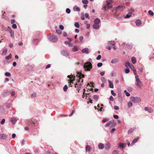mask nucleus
<instances>
[{"instance_id":"f257e3e1","label":"nucleus","mask_w":154,"mask_h":154,"mask_svg":"<svg viewBox=\"0 0 154 154\" xmlns=\"http://www.w3.org/2000/svg\"><path fill=\"white\" fill-rule=\"evenodd\" d=\"M134 71V73L135 75V79L136 80V85L138 87H141L142 85V82L140 81L139 77L137 75H136V70L135 68H131Z\"/></svg>"},{"instance_id":"f03ea898","label":"nucleus","mask_w":154,"mask_h":154,"mask_svg":"<svg viewBox=\"0 0 154 154\" xmlns=\"http://www.w3.org/2000/svg\"><path fill=\"white\" fill-rule=\"evenodd\" d=\"M76 76L79 78V79H77L78 83L79 85H81V83L83 82V79L82 78L84 77V75L80 72H77L76 73Z\"/></svg>"},{"instance_id":"7ed1b4c3","label":"nucleus","mask_w":154,"mask_h":154,"mask_svg":"<svg viewBox=\"0 0 154 154\" xmlns=\"http://www.w3.org/2000/svg\"><path fill=\"white\" fill-rule=\"evenodd\" d=\"M112 2V0H107L106 1V4L103 7L104 10H106L109 8H111L112 7V5L111 4Z\"/></svg>"},{"instance_id":"20e7f679","label":"nucleus","mask_w":154,"mask_h":154,"mask_svg":"<svg viewBox=\"0 0 154 154\" xmlns=\"http://www.w3.org/2000/svg\"><path fill=\"white\" fill-rule=\"evenodd\" d=\"M48 39L53 42H56L58 41V38L55 35L53 34H50L48 36Z\"/></svg>"},{"instance_id":"39448f33","label":"nucleus","mask_w":154,"mask_h":154,"mask_svg":"<svg viewBox=\"0 0 154 154\" xmlns=\"http://www.w3.org/2000/svg\"><path fill=\"white\" fill-rule=\"evenodd\" d=\"M67 77L69 79L68 80V82L69 83L71 86H72V84H73V81L75 80V77L73 75H68Z\"/></svg>"},{"instance_id":"423d86ee","label":"nucleus","mask_w":154,"mask_h":154,"mask_svg":"<svg viewBox=\"0 0 154 154\" xmlns=\"http://www.w3.org/2000/svg\"><path fill=\"white\" fill-rule=\"evenodd\" d=\"M131 101L134 103H139L141 101L140 98L137 97H131Z\"/></svg>"},{"instance_id":"0eeeda50","label":"nucleus","mask_w":154,"mask_h":154,"mask_svg":"<svg viewBox=\"0 0 154 154\" xmlns=\"http://www.w3.org/2000/svg\"><path fill=\"white\" fill-rule=\"evenodd\" d=\"M83 67H92L91 63L89 62H86L85 64Z\"/></svg>"},{"instance_id":"6e6552de","label":"nucleus","mask_w":154,"mask_h":154,"mask_svg":"<svg viewBox=\"0 0 154 154\" xmlns=\"http://www.w3.org/2000/svg\"><path fill=\"white\" fill-rule=\"evenodd\" d=\"M111 146L109 142H108L106 143L105 146V149L106 150H109Z\"/></svg>"},{"instance_id":"1a4fd4ad","label":"nucleus","mask_w":154,"mask_h":154,"mask_svg":"<svg viewBox=\"0 0 154 154\" xmlns=\"http://www.w3.org/2000/svg\"><path fill=\"white\" fill-rule=\"evenodd\" d=\"M126 143H120L119 145V147L122 149H123L126 146Z\"/></svg>"},{"instance_id":"9d476101","label":"nucleus","mask_w":154,"mask_h":154,"mask_svg":"<svg viewBox=\"0 0 154 154\" xmlns=\"http://www.w3.org/2000/svg\"><path fill=\"white\" fill-rule=\"evenodd\" d=\"M61 53L64 56H66L69 55V52L65 50H63Z\"/></svg>"},{"instance_id":"9b49d317","label":"nucleus","mask_w":154,"mask_h":154,"mask_svg":"<svg viewBox=\"0 0 154 154\" xmlns=\"http://www.w3.org/2000/svg\"><path fill=\"white\" fill-rule=\"evenodd\" d=\"M136 25L138 26H140L141 24L142 23L140 20H137L135 21Z\"/></svg>"},{"instance_id":"f8f14e48","label":"nucleus","mask_w":154,"mask_h":154,"mask_svg":"<svg viewBox=\"0 0 154 154\" xmlns=\"http://www.w3.org/2000/svg\"><path fill=\"white\" fill-rule=\"evenodd\" d=\"M125 66L126 67H128V66L129 67H132V66L133 67H134L133 65L130 63L128 62H127L126 63Z\"/></svg>"},{"instance_id":"ddd939ff","label":"nucleus","mask_w":154,"mask_h":154,"mask_svg":"<svg viewBox=\"0 0 154 154\" xmlns=\"http://www.w3.org/2000/svg\"><path fill=\"white\" fill-rule=\"evenodd\" d=\"M104 145L102 143H100L98 144V147L100 149H102L104 148Z\"/></svg>"},{"instance_id":"4468645a","label":"nucleus","mask_w":154,"mask_h":154,"mask_svg":"<svg viewBox=\"0 0 154 154\" xmlns=\"http://www.w3.org/2000/svg\"><path fill=\"white\" fill-rule=\"evenodd\" d=\"M108 81L109 83V87L111 88H113L114 86L113 83L109 80H108Z\"/></svg>"},{"instance_id":"2eb2a0df","label":"nucleus","mask_w":154,"mask_h":154,"mask_svg":"<svg viewBox=\"0 0 154 154\" xmlns=\"http://www.w3.org/2000/svg\"><path fill=\"white\" fill-rule=\"evenodd\" d=\"M6 135L5 134H0V139H4L7 137Z\"/></svg>"},{"instance_id":"dca6fc26","label":"nucleus","mask_w":154,"mask_h":154,"mask_svg":"<svg viewBox=\"0 0 154 154\" xmlns=\"http://www.w3.org/2000/svg\"><path fill=\"white\" fill-rule=\"evenodd\" d=\"M86 150V151L90 152L91 150V148L90 146L88 145H87L85 147Z\"/></svg>"},{"instance_id":"f3484780","label":"nucleus","mask_w":154,"mask_h":154,"mask_svg":"<svg viewBox=\"0 0 154 154\" xmlns=\"http://www.w3.org/2000/svg\"><path fill=\"white\" fill-rule=\"evenodd\" d=\"M93 27L95 29H97L99 27V26L98 24L94 23L93 25Z\"/></svg>"},{"instance_id":"a211bd4d","label":"nucleus","mask_w":154,"mask_h":154,"mask_svg":"<svg viewBox=\"0 0 154 154\" xmlns=\"http://www.w3.org/2000/svg\"><path fill=\"white\" fill-rule=\"evenodd\" d=\"M139 137H137V138L134 139L132 142L131 144V145L133 146L134 144V143H136L138 140V139H139Z\"/></svg>"},{"instance_id":"6ab92c4d","label":"nucleus","mask_w":154,"mask_h":154,"mask_svg":"<svg viewBox=\"0 0 154 154\" xmlns=\"http://www.w3.org/2000/svg\"><path fill=\"white\" fill-rule=\"evenodd\" d=\"M82 52L83 53H85L86 54L88 53V49L87 48H85L83 49L82 50Z\"/></svg>"},{"instance_id":"aec40b11","label":"nucleus","mask_w":154,"mask_h":154,"mask_svg":"<svg viewBox=\"0 0 154 154\" xmlns=\"http://www.w3.org/2000/svg\"><path fill=\"white\" fill-rule=\"evenodd\" d=\"M100 20L98 18L95 19L94 21V23L98 24L100 23Z\"/></svg>"},{"instance_id":"412c9836","label":"nucleus","mask_w":154,"mask_h":154,"mask_svg":"<svg viewBox=\"0 0 154 154\" xmlns=\"http://www.w3.org/2000/svg\"><path fill=\"white\" fill-rule=\"evenodd\" d=\"M108 45L110 46H114L115 45V42L114 41L109 42L108 43Z\"/></svg>"},{"instance_id":"4be33fe9","label":"nucleus","mask_w":154,"mask_h":154,"mask_svg":"<svg viewBox=\"0 0 154 154\" xmlns=\"http://www.w3.org/2000/svg\"><path fill=\"white\" fill-rule=\"evenodd\" d=\"M17 120L15 118H12L11 120V122L13 124H14L17 121Z\"/></svg>"},{"instance_id":"5701e85b","label":"nucleus","mask_w":154,"mask_h":154,"mask_svg":"<svg viewBox=\"0 0 154 154\" xmlns=\"http://www.w3.org/2000/svg\"><path fill=\"white\" fill-rule=\"evenodd\" d=\"M7 51H8V49L7 48H6L5 49L3 50V51L2 52V54L3 55H5L7 54Z\"/></svg>"},{"instance_id":"b1692460","label":"nucleus","mask_w":154,"mask_h":154,"mask_svg":"<svg viewBox=\"0 0 154 154\" xmlns=\"http://www.w3.org/2000/svg\"><path fill=\"white\" fill-rule=\"evenodd\" d=\"M132 15V13L131 12H129L128 13L126 16H125L124 17V18H129L131 15Z\"/></svg>"},{"instance_id":"393cba45","label":"nucleus","mask_w":154,"mask_h":154,"mask_svg":"<svg viewBox=\"0 0 154 154\" xmlns=\"http://www.w3.org/2000/svg\"><path fill=\"white\" fill-rule=\"evenodd\" d=\"M131 61L133 64H135L136 62V58L134 57H132L131 58Z\"/></svg>"},{"instance_id":"a878e982","label":"nucleus","mask_w":154,"mask_h":154,"mask_svg":"<svg viewBox=\"0 0 154 154\" xmlns=\"http://www.w3.org/2000/svg\"><path fill=\"white\" fill-rule=\"evenodd\" d=\"M124 71H125V73L126 74L130 72V69L129 68L125 69H124Z\"/></svg>"},{"instance_id":"bb28decb","label":"nucleus","mask_w":154,"mask_h":154,"mask_svg":"<svg viewBox=\"0 0 154 154\" xmlns=\"http://www.w3.org/2000/svg\"><path fill=\"white\" fill-rule=\"evenodd\" d=\"M134 128H130L128 130V133L130 134H131L134 131Z\"/></svg>"},{"instance_id":"cd10ccee","label":"nucleus","mask_w":154,"mask_h":154,"mask_svg":"<svg viewBox=\"0 0 154 154\" xmlns=\"http://www.w3.org/2000/svg\"><path fill=\"white\" fill-rule=\"evenodd\" d=\"M75 26L77 28H79L80 27V25L79 23L78 22H75Z\"/></svg>"},{"instance_id":"c85d7f7f","label":"nucleus","mask_w":154,"mask_h":154,"mask_svg":"<svg viewBox=\"0 0 154 154\" xmlns=\"http://www.w3.org/2000/svg\"><path fill=\"white\" fill-rule=\"evenodd\" d=\"M10 33H11V37L14 36V31H12L11 29L10 30Z\"/></svg>"},{"instance_id":"c756f323","label":"nucleus","mask_w":154,"mask_h":154,"mask_svg":"<svg viewBox=\"0 0 154 154\" xmlns=\"http://www.w3.org/2000/svg\"><path fill=\"white\" fill-rule=\"evenodd\" d=\"M118 61V60L116 59H114L111 61V63H115L117 62Z\"/></svg>"},{"instance_id":"7c9ffc66","label":"nucleus","mask_w":154,"mask_h":154,"mask_svg":"<svg viewBox=\"0 0 154 154\" xmlns=\"http://www.w3.org/2000/svg\"><path fill=\"white\" fill-rule=\"evenodd\" d=\"M148 14L151 16H153L154 15L153 12L151 10H149L148 11Z\"/></svg>"},{"instance_id":"2f4dec72","label":"nucleus","mask_w":154,"mask_h":154,"mask_svg":"<svg viewBox=\"0 0 154 154\" xmlns=\"http://www.w3.org/2000/svg\"><path fill=\"white\" fill-rule=\"evenodd\" d=\"M112 123V121H110L108 122L105 125V126L106 127H107L109 126L110 124H111Z\"/></svg>"},{"instance_id":"473e14b6","label":"nucleus","mask_w":154,"mask_h":154,"mask_svg":"<svg viewBox=\"0 0 154 154\" xmlns=\"http://www.w3.org/2000/svg\"><path fill=\"white\" fill-rule=\"evenodd\" d=\"M94 98L96 100H97L99 99V97L97 95H94Z\"/></svg>"},{"instance_id":"72a5a7b5","label":"nucleus","mask_w":154,"mask_h":154,"mask_svg":"<svg viewBox=\"0 0 154 154\" xmlns=\"http://www.w3.org/2000/svg\"><path fill=\"white\" fill-rule=\"evenodd\" d=\"M146 111H148L149 113L151 112L150 109H149L148 107H146L144 109Z\"/></svg>"},{"instance_id":"f704fd0d","label":"nucleus","mask_w":154,"mask_h":154,"mask_svg":"<svg viewBox=\"0 0 154 154\" xmlns=\"http://www.w3.org/2000/svg\"><path fill=\"white\" fill-rule=\"evenodd\" d=\"M11 57V54H10L9 55L5 57L6 59H9Z\"/></svg>"},{"instance_id":"c9c22d12","label":"nucleus","mask_w":154,"mask_h":154,"mask_svg":"<svg viewBox=\"0 0 154 154\" xmlns=\"http://www.w3.org/2000/svg\"><path fill=\"white\" fill-rule=\"evenodd\" d=\"M68 89V87L66 85H65L63 88V91H66Z\"/></svg>"},{"instance_id":"e433bc0d","label":"nucleus","mask_w":154,"mask_h":154,"mask_svg":"<svg viewBox=\"0 0 154 154\" xmlns=\"http://www.w3.org/2000/svg\"><path fill=\"white\" fill-rule=\"evenodd\" d=\"M128 107H130L132 106V103L131 102H129L128 103Z\"/></svg>"},{"instance_id":"4c0bfd02","label":"nucleus","mask_w":154,"mask_h":154,"mask_svg":"<svg viewBox=\"0 0 154 154\" xmlns=\"http://www.w3.org/2000/svg\"><path fill=\"white\" fill-rule=\"evenodd\" d=\"M78 50V48L77 46H74L72 49V51H76Z\"/></svg>"},{"instance_id":"58836bf2","label":"nucleus","mask_w":154,"mask_h":154,"mask_svg":"<svg viewBox=\"0 0 154 154\" xmlns=\"http://www.w3.org/2000/svg\"><path fill=\"white\" fill-rule=\"evenodd\" d=\"M38 41V39H33V42L35 44L37 43Z\"/></svg>"},{"instance_id":"ea45409f","label":"nucleus","mask_w":154,"mask_h":154,"mask_svg":"<svg viewBox=\"0 0 154 154\" xmlns=\"http://www.w3.org/2000/svg\"><path fill=\"white\" fill-rule=\"evenodd\" d=\"M82 2L84 4H87L88 3V1L87 0H82Z\"/></svg>"},{"instance_id":"a19ab883","label":"nucleus","mask_w":154,"mask_h":154,"mask_svg":"<svg viewBox=\"0 0 154 154\" xmlns=\"http://www.w3.org/2000/svg\"><path fill=\"white\" fill-rule=\"evenodd\" d=\"M101 80L103 82H106V79L103 77L101 78Z\"/></svg>"},{"instance_id":"79ce46f5","label":"nucleus","mask_w":154,"mask_h":154,"mask_svg":"<svg viewBox=\"0 0 154 154\" xmlns=\"http://www.w3.org/2000/svg\"><path fill=\"white\" fill-rule=\"evenodd\" d=\"M5 75L7 76H10L11 75V74L9 72H6L5 73Z\"/></svg>"},{"instance_id":"37998d69","label":"nucleus","mask_w":154,"mask_h":154,"mask_svg":"<svg viewBox=\"0 0 154 154\" xmlns=\"http://www.w3.org/2000/svg\"><path fill=\"white\" fill-rule=\"evenodd\" d=\"M5 122V119H3L1 121L0 123L1 124L3 125L4 124Z\"/></svg>"},{"instance_id":"c03bdc74","label":"nucleus","mask_w":154,"mask_h":154,"mask_svg":"<svg viewBox=\"0 0 154 154\" xmlns=\"http://www.w3.org/2000/svg\"><path fill=\"white\" fill-rule=\"evenodd\" d=\"M66 11L68 14H69L70 12V10L69 8H67L66 10Z\"/></svg>"},{"instance_id":"a18cd8bd","label":"nucleus","mask_w":154,"mask_h":154,"mask_svg":"<svg viewBox=\"0 0 154 154\" xmlns=\"http://www.w3.org/2000/svg\"><path fill=\"white\" fill-rule=\"evenodd\" d=\"M111 93L113 96H116V94L114 92V91L113 90H111Z\"/></svg>"},{"instance_id":"49530a36","label":"nucleus","mask_w":154,"mask_h":154,"mask_svg":"<svg viewBox=\"0 0 154 154\" xmlns=\"http://www.w3.org/2000/svg\"><path fill=\"white\" fill-rule=\"evenodd\" d=\"M12 27L14 29H16L17 28V26L16 24H13L12 25Z\"/></svg>"},{"instance_id":"de8ad7c7","label":"nucleus","mask_w":154,"mask_h":154,"mask_svg":"<svg viewBox=\"0 0 154 154\" xmlns=\"http://www.w3.org/2000/svg\"><path fill=\"white\" fill-rule=\"evenodd\" d=\"M102 63H98L97 64V66L98 67H100L101 66H102Z\"/></svg>"},{"instance_id":"09e8293b","label":"nucleus","mask_w":154,"mask_h":154,"mask_svg":"<svg viewBox=\"0 0 154 154\" xmlns=\"http://www.w3.org/2000/svg\"><path fill=\"white\" fill-rule=\"evenodd\" d=\"M59 27L62 30H63L64 29V27L62 25H60L59 26Z\"/></svg>"},{"instance_id":"8fccbe9b","label":"nucleus","mask_w":154,"mask_h":154,"mask_svg":"<svg viewBox=\"0 0 154 154\" xmlns=\"http://www.w3.org/2000/svg\"><path fill=\"white\" fill-rule=\"evenodd\" d=\"M109 99L111 101H113L114 100L113 97L112 96H111L110 97Z\"/></svg>"},{"instance_id":"3c124183","label":"nucleus","mask_w":154,"mask_h":154,"mask_svg":"<svg viewBox=\"0 0 154 154\" xmlns=\"http://www.w3.org/2000/svg\"><path fill=\"white\" fill-rule=\"evenodd\" d=\"M88 85H89L90 86H91V87H94V83H93L91 82L90 83V84L88 83Z\"/></svg>"},{"instance_id":"603ef678","label":"nucleus","mask_w":154,"mask_h":154,"mask_svg":"<svg viewBox=\"0 0 154 154\" xmlns=\"http://www.w3.org/2000/svg\"><path fill=\"white\" fill-rule=\"evenodd\" d=\"M112 154H118V153L117 151L115 150L113 151Z\"/></svg>"},{"instance_id":"864d4df0","label":"nucleus","mask_w":154,"mask_h":154,"mask_svg":"<svg viewBox=\"0 0 154 154\" xmlns=\"http://www.w3.org/2000/svg\"><path fill=\"white\" fill-rule=\"evenodd\" d=\"M56 32L59 34H60L61 33V31L60 30H56Z\"/></svg>"},{"instance_id":"5fc2aeb1","label":"nucleus","mask_w":154,"mask_h":154,"mask_svg":"<svg viewBox=\"0 0 154 154\" xmlns=\"http://www.w3.org/2000/svg\"><path fill=\"white\" fill-rule=\"evenodd\" d=\"M101 56L100 55H98L97 57V60H99L101 58Z\"/></svg>"},{"instance_id":"6e6d98bb","label":"nucleus","mask_w":154,"mask_h":154,"mask_svg":"<svg viewBox=\"0 0 154 154\" xmlns=\"http://www.w3.org/2000/svg\"><path fill=\"white\" fill-rule=\"evenodd\" d=\"M10 106H11L10 104L9 103H7V104H6V107L8 108H9L10 107Z\"/></svg>"},{"instance_id":"4d7b16f0","label":"nucleus","mask_w":154,"mask_h":154,"mask_svg":"<svg viewBox=\"0 0 154 154\" xmlns=\"http://www.w3.org/2000/svg\"><path fill=\"white\" fill-rule=\"evenodd\" d=\"M113 116V117L115 119H118L119 118V116L117 115H114Z\"/></svg>"},{"instance_id":"13d9d810","label":"nucleus","mask_w":154,"mask_h":154,"mask_svg":"<svg viewBox=\"0 0 154 154\" xmlns=\"http://www.w3.org/2000/svg\"><path fill=\"white\" fill-rule=\"evenodd\" d=\"M85 17L86 18H88V19H89V14H88L86 13L85 15Z\"/></svg>"},{"instance_id":"bf43d9fd","label":"nucleus","mask_w":154,"mask_h":154,"mask_svg":"<svg viewBox=\"0 0 154 154\" xmlns=\"http://www.w3.org/2000/svg\"><path fill=\"white\" fill-rule=\"evenodd\" d=\"M114 109L116 110H117L119 109V107L117 106H114Z\"/></svg>"},{"instance_id":"052dcab7","label":"nucleus","mask_w":154,"mask_h":154,"mask_svg":"<svg viewBox=\"0 0 154 154\" xmlns=\"http://www.w3.org/2000/svg\"><path fill=\"white\" fill-rule=\"evenodd\" d=\"M68 45L69 47H72L73 45V44L72 43H71V42H69V44H68Z\"/></svg>"},{"instance_id":"680f3d73","label":"nucleus","mask_w":154,"mask_h":154,"mask_svg":"<svg viewBox=\"0 0 154 154\" xmlns=\"http://www.w3.org/2000/svg\"><path fill=\"white\" fill-rule=\"evenodd\" d=\"M15 94V92L14 91H12L11 93V96H14Z\"/></svg>"},{"instance_id":"e2e57ef3","label":"nucleus","mask_w":154,"mask_h":154,"mask_svg":"<svg viewBox=\"0 0 154 154\" xmlns=\"http://www.w3.org/2000/svg\"><path fill=\"white\" fill-rule=\"evenodd\" d=\"M122 6H119L118 7H117L116 8V10H119L120 8H122Z\"/></svg>"},{"instance_id":"0e129e2a","label":"nucleus","mask_w":154,"mask_h":154,"mask_svg":"<svg viewBox=\"0 0 154 154\" xmlns=\"http://www.w3.org/2000/svg\"><path fill=\"white\" fill-rule=\"evenodd\" d=\"M105 74L104 72H100V74L102 76H103Z\"/></svg>"},{"instance_id":"69168bd1","label":"nucleus","mask_w":154,"mask_h":154,"mask_svg":"<svg viewBox=\"0 0 154 154\" xmlns=\"http://www.w3.org/2000/svg\"><path fill=\"white\" fill-rule=\"evenodd\" d=\"M16 134H13L12 135V137L13 138H14L16 137Z\"/></svg>"},{"instance_id":"338daca9","label":"nucleus","mask_w":154,"mask_h":154,"mask_svg":"<svg viewBox=\"0 0 154 154\" xmlns=\"http://www.w3.org/2000/svg\"><path fill=\"white\" fill-rule=\"evenodd\" d=\"M63 35L64 37H66L67 36V34L65 32H63Z\"/></svg>"},{"instance_id":"774afa93","label":"nucleus","mask_w":154,"mask_h":154,"mask_svg":"<svg viewBox=\"0 0 154 154\" xmlns=\"http://www.w3.org/2000/svg\"><path fill=\"white\" fill-rule=\"evenodd\" d=\"M51 153V152L50 151H47L45 154H50Z\"/></svg>"}]
</instances>
